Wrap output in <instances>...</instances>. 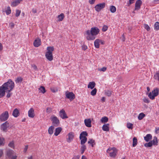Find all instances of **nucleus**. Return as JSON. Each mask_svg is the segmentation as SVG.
Here are the masks:
<instances>
[{"instance_id": "20", "label": "nucleus", "mask_w": 159, "mask_h": 159, "mask_svg": "<svg viewBox=\"0 0 159 159\" xmlns=\"http://www.w3.org/2000/svg\"><path fill=\"white\" fill-rule=\"evenodd\" d=\"M22 0H16L11 3V6L13 7H16L19 4Z\"/></svg>"}, {"instance_id": "38", "label": "nucleus", "mask_w": 159, "mask_h": 159, "mask_svg": "<svg viewBox=\"0 0 159 159\" xmlns=\"http://www.w3.org/2000/svg\"><path fill=\"white\" fill-rule=\"evenodd\" d=\"M82 145V146L81 147V153L83 154L84 153V151L85 150L86 148V146L84 145Z\"/></svg>"}, {"instance_id": "51", "label": "nucleus", "mask_w": 159, "mask_h": 159, "mask_svg": "<svg viewBox=\"0 0 159 159\" xmlns=\"http://www.w3.org/2000/svg\"><path fill=\"white\" fill-rule=\"evenodd\" d=\"M107 70V68L105 67H103L102 68L98 69V70L100 71H102L103 72Z\"/></svg>"}, {"instance_id": "46", "label": "nucleus", "mask_w": 159, "mask_h": 159, "mask_svg": "<svg viewBox=\"0 0 159 159\" xmlns=\"http://www.w3.org/2000/svg\"><path fill=\"white\" fill-rule=\"evenodd\" d=\"M8 146L11 148H14V142L13 141H12L11 142H10L8 144Z\"/></svg>"}, {"instance_id": "28", "label": "nucleus", "mask_w": 159, "mask_h": 159, "mask_svg": "<svg viewBox=\"0 0 159 159\" xmlns=\"http://www.w3.org/2000/svg\"><path fill=\"white\" fill-rule=\"evenodd\" d=\"M54 129V127L53 126H50L48 129V133L49 134L51 135L53 133V130Z\"/></svg>"}, {"instance_id": "59", "label": "nucleus", "mask_w": 159, "mask_h": 159, "mask_svg": "<svg viewBox=\"0 0 159 159\" xmlns=\"http://www.w3.org/2000/svg\"><path fill=\"white\" fill-rule=\"evenodd\" d=\"M80 156L79 155L74 156L72 159H79Z\"/></svg>"}, {"instance_id": "52", "label": "nucleus", "mask_w": 159, "mask_h": 159, "mask_svg": "<svg viewBox=\"0 0 159 159\" xmlns=\"http://www.w3.org/2000/svg\"><path fill=\"white\" fill-rule=\"evenodd\" d=\"M143 101L145 103H148L150 102V101L148 100V99L144 98L143 99Z\"/></svg>"}, {"instance_id": "35", "label": "nucleus", "mask_w": 159, "mask_h": 159, "mask_svg": "<svg viewBox=\"0 0 159 159\" xmlns=\"http://www.w3.org/2000/svg\"><path fill=\"white\" fill-rule=\"evenodd\" d=\"M108 118L106 116H104L102 118L101 121L102 123H106L108 121Z\"/></svg>"}, {"instance_id": "33", "label": "nucleus", "mask_w": 159, "mask_h": 159, "mask_svg": "<svg viewBox=\"0 0 159 159\" xmlns=\"http://www.w3.org/2000/svg\"><path fill=\"white\" fill-rule=\"evenodd\" d=\"M151 141H152V143L153 144L156 145H157V138L156 137H154L153 139Z\"/></svg>"}, {"instance_id": "27", "label": "nucleus", "mask_w": 159, "mask_h": 159, "mask_svg": "<svg viewBox=\"0 0 159 159\" xmlns=\"http://www.w3.org/2000/svg\"><path fill=\"white\" fill-rule=\"evenodd\" d=\"M100 43V39H96L94 43V46L95 48H99V43Z\"/></svg>"}, {"instance_id": "31", "label": "nucleus", "mask_w": 159, "mask_h": 159, "mask_svg": "<svg viewBox=\"0 0 159 159\" xmlns=\"http://www.w3.org/2000/svg\"><path fill=\"white\" fill-rule=\"evenodd\" d=\"M39 90L40 91V92H41L43 93H44L46 92L45 87L43 86H40L39 89Z\"/></svg>"}, {"instance_id": "4", "label": "nucleus", "mask_w": 159, "mask_h": 159, "mask_svg": "<svg viewBox=\"0 0 159 159\" xmlns=\"http://www.w3.org/2000/svg\"><path fill=\"white\" fill-rule=\"evenodd\" d=\"M159 89L156 88L150 92L148 94V97L150 99L153 100L155 98V97L157 96L158 94Z\"/></svg>"}, {"instance_id": "25", "label": "nucleus", "mask_w": 159, "mask_h": 159, "mask_svg": "<svg viewBox=\"0 0 159 159\" xmlns=\"http://www.w3.org/2000/svg\"><path fill=\"white\" fill-rule=\"evenodd\" d=\"M88 136V133L86 131H83L80 134V139H81L82 138L84 137H86V136Z\"/></svg>"}, {"instance_id": "55", "label": "nucleus", "mask_w": 159, "mask_h": 159, "mask_svg": "<svg viewBox=\"0 0 159 159\" xmlns=\"http://www.w3.org/2000/svg\"><path fill=\"white\" fill-rule=\"evenodd\" d=\"M135 0H129V3L128 4V6H129L131 4L133 3L134 2V1Z\"/></svg>"}, {"instance_id": "30", "label": "nucleus", "mask_w": 159, "mask_h": 159, "mask_svg": "<svg viewBox=\"0 0 159 159\" xmlns=\"http://www.w3.org/2000/svg\"><path fill=\"white\" fill-rule=\"evenodd\" d=\"M81 140L80 143L81 145H84L87 141V139L86 137L82 138Z\"/></svg>"}, {"instance_id": "7", "label": "nucleus", "mask_w": 159, "mask_h": 159, "mask_svg": "<svg viewBox=\"0 0 159 159\" xmlns=\"http://www.w3.org/2000/svg\"><path fill=\"white\" fill-rule=\"evenodd\" d=\"M50 119L52 121V123L54 126H57L59 125L60 122L57 116H52L51 117Z\"/></svg>"}, {"instance_id": "39", "label": "nucleus", "mask_w": 159, "mask_h": 159, "mask_svg": "<svg viewBox=\"0 0 159 159\" xmlns=\"http://www.w3.org/2000/svg\"><path fill=\"white\" fill-rule=\"evenodd\" d=\"M154 29L157 30H159V22H156L154 24Z\"/></svg>"}, {"instance_id": "47", "label": "nucleus", "mask_w": 159, "mask_h": 159, "mask_svg": "<svg viewBox=\"0 0 159 159\" xmlns=\"http://www.w3.org/2000/svg\"><path fill=\"white\" fill-rule=\"evenodd\" d=\"M133 124L132 123H127V127L128 129H132L133 128Z\"/></svg>"}, {"instance_id": "60", "label": "nucleus", "mask_w": 159, "mask_h": 159, "mask_svg": "<svg viewBox=\"0 0 159 159\" xmlns=\"http://www.w3.org/2000/svg\"><path fill=\"white\" fill-rule=\"evenodd\" d=\"M28 145H26L25 146V147L24 149V152H26V151H27V149H28Z\"/></svg>"}, {"instance_id": "23", "label": "nucleus", "mask_w": 159, "mask_h": 159, "mask_svg": "<svg viewBox=\"0 0 159 159\" xmlns=\"http://www.w3.org/2000/svg\"><path fill=\"white\" fill-rule=\"evenodd\" d=\"M62 130L61 127H59L56 128L55 129V132L54 133V135L57 136L60 133Z\"/></svg>"}, {"instance_id": "1", "label": "nucleus", "mask_w": 159, "mask_h": 159, "mask_svg": "<svg viewBox=\"0 0 159 159\" xmlns=\"http://www.w3.org/2000/svg\"><path fill=\"white\" fill-rule=\"evenodd\" d=\"M100 31L99 29L97 27H94L91 29V30H87L86 34L88 36L86 39L88 40H93L95 39V36L97 35Z\"/></svg>"}, {"instance_id": "15", "label": "nucleus", "mask_w": 159, "mask_h": 159, "mask_svg": "<svg viewBox=\"0 0 159 159\" xmlns=\"http://www.w3.org/2000/svg\"><path fill=\"white\" fill-rule=\"evenodd\" d=\"M85 125L88 127H91V121L90 119H85L84 120Z\"/></svg>"}, {"instance_id": "58", "label": "nucleus", "mask_w": 159, "mask_h": 159, "mask_svg": "<svg viewBox=\"0 0 159 159\" xmlns=\"http://www.w3.org/2000/svg\"><path fill=\"white\" fill-rule=\"evenodd\" d=\"M51 91L53 93H55L57 91V89H55L54 88H51Z\"/></svg>"}, {"instance_id": "64", "label": "nucleus", "mask_w": 159, "mask_h": 159, "mask_svg": "<svg viewBox=\"0 0 159 159\" xmlns=\"http://www.w3.org/2000/svg\"><path fill=\"white\" fill-rule=\"evenodd\" d=\"M32 11L33 13H35L37 12V10L36 9L33 8L32 10Z\"/></svg>"}, {"instance_id": "21", "label": "nucleus", "mask_w": 159, "mask_h": 159, "mask_svg": "<svg viewBox=\"0 0 159 159\" xmlns=\"http://www.w3.org/2000/svg\"><path fill=\"white\" fill-rule=\"evenodd\" d=\"M96 84L94 82H89L88 85V88H90L91 89H93L95 86Z\"/></svg>"}, {"instance_id": "45", "label": "nucleus", "mask_w": 159, "mask_h": 159, "mask_svg": "<svg viewBox=\"0 0 159 159\" xmlns=\"http://www.w3.org/2000/svg\"><path fill=\"white\" fill-rule=\"evenodd\" d=\"M97 90L96 88H94L91 92V94L92 96H94L96 94Z\"/></svg>"}, {"instance_id": "48", "label": "nucleus", "mask_w": 159, "mask_h": 159, "mask_svg": "<svg viewBox=\"0 0 159 159\" xmlns=\"http://www.w3.org/2000/svg\"><path fill=\"white\" fill-rule=\"evenodd\" d=\"M144 28L148 31H149L150 30V28L149 26L146 24H144Z\"/></svg>"}, {"instance_id": "17", "label": "nucleus", "mask_w": 159, "mask_h": 159, "mask_svg": "<svg viewBox=\"0 0 159 159\" xmlns=\"http://www.w3.org/2000/svg\"><path fill=\"white\" fill-rule=\"evenodd\" d=\"M6 90L2 85L0 87V98L5 96Z\"/></svg>"}, {"instance_id": "9", "label": "nucleus", "mask_w": 159, "mask_h": 159, "mask_svg": "<svg viewBox=\"0 0 159 159\" xmlns=\"http://www.w3.org/2000/svg\"><path fill=\"white\" fill-rule=\"evenodd\" d=\"M105 5L106 4L105 3H100L96 5L95 6L94 8L97 12H99L102 9L105 7Z\"/></svg>"}, {"instance_id": "63", "label": "nucleus", "mask_w": 159, "mask_h": 159, "mask_svg": "<svg viewBox=\"0 0 159 159\" xmlns=\"http://www.w3.org/2000/svg\"><path fill=\"white\" fill-rule=\"evenodd\" d=\"M11 94L10 93H8L7 94V98H9L11 96Z\"/></svg>"}, {"instance_id": "54", "label": "nucleus", "mask_w": 159, "mask_h": 159, "mask_svg": "<svg viewBox=\"0 0 159 159\" xmlns=\"http://www.w3.org/2000/svg\"><path fill=\"white\" fill-rule=\"evenodd\" d=\"M108 29V27L106 25H104L102 29V31H106Z\"/></svg>"}, {"instance_id": "32", "label": "nucleus", "mask_w": 159, "mask_h": 159, "mask_svg": "<svg viewBox=\"0 0 159 159\" xmlns=\"http://www.w3.org/2000/svg\"><path fill=\"white\" fill-rule=\"evenodd\" d=\"M110 10L111 12L114 13L116 11V8L114 6H111L110 7Z\"/></svg>"}, {"instance_id": "19", "label": "nucleus", "mask_w": 159, "mask_h": 159, "mask_svg": "<svg viewBox=\"0 0 159 159\" xmlns=\"http://www.w3.org/2000/svg\"><path fill=\"white\" fill-rule=\"evenodd\" d=\"M19 112L18 110L17 109H15L13 111L12 115L15 117H17L19 115Z\"/></svg>"}, {"instance_id": "12", "label": "nucleus", "mask_w": 159, "mask_h": 159, "mask_svg": "<svg viewBox=\"0 0 159 159\" xmlns=\"http://www.w3.org/2000/svg\"><path fill=\"white\" fill-rule=\"evenodd\" d=\"M142 4V2L141 0H137L135 3L134 7L135 10H139L140 8V7Z\"/></svg>"}, {"instance_id": "2", "label": "nucleus", "mask_w": 159, "mask_h": 159, "mask_svg": "<svg viewBox=\"0 0 159 159\" xmlns=\"http://www.w3.org/2000/svg\"><path fill=\"white\" fill-rule=\"evenodd\" d=\"M6 92L10 93L14 87V83L11 79H9L7 82L4 83L2 85Z\"/></svg>"}, {"instance_id": "37", "label": "nucleus", "mask_w": 159, "mask_h": 159, "mask_svg": "<svg viewBox=\"0 0 159 159\" xmlns=\"http://www.w3.org/2000/svg\"><path fill=\"white\" fill-rule=\"evenodd\" d=\"M23 81V78L20 77H17L15 81L16 83H19V82L21 83Z\"/></svg>"}, {"instance_id": "5", "label": "nucleus", "mask_w": 159, "mask_h": 159, "mask_svg": "<svg viewBox=\"0 0 159 159\" xmlns=\"http://www.w3.org/2000/svg\"><path fill=\"white\" fill-rule=\"evenodd\" d=\"M11 126L9 123L7 121H6L1 125L0 128L3 132H6L7 131V129L11 128Z\"/></svg>"}, {"instance_id": "11", "label": "nucleus", "mask_w": 159, "mask_h": 159, "mask_svg": "<svg viewBox=\"0 0 159 159\" xmlns=\"http://www.w3.org/2000/svg\"><path fill=\"white\" fill-rule=\"evenodd\" d=\"M59 116L62 119L68 118L65 111L63 109H61L59 112Z\"/></svg>"}, {"instance_id": "44", "label": "nucleus", "mask_w": 159, "mask_h": 159, "mask_svg": "<svg viewBox=\"0 0 159 159\" xmlns=\"http://www.w3.org/2000/svg\"><path fill=\"white\" fill-rule=\"evenodd\" d=\"M88 143L90 144L91 145H95V140H94L93 139H89Z\"/></svg>"}, {"instance_id": "62", "label": "nucleus", "mask_w": 159, "mask_h": 159, "mask_svg": "<svg viewBox=\"0 0 159 159\" xmlns=\"http://www.w3.org/2000/svg\"><path fill=\"white\" fill-rule=\"evenodd\" d=\"M17 156L16 155L15 156H12V157H11V159H17Z\"/></svg>"}, {"instance_id": "41", "label": "nucleus", "mask_w": 159, "mask_h": 159, "mask_svg": "<svg viewBox=\"0 0 159 159\" xmlns=\"http://www.w3.org/2000/svg\"><path fill=\"white\" fill-rule=\"evenodd\" d=\"M152 145V141H150L148 143H146L144 144V146L146 147H151Z\"/></svg>"}, {"instance_id": "57", "label": "nucleus", "mask_w": 159, "mask_h": 159, "mask_svg": "<svg viewBox=\"0 0 159 159\" xmlns=\"http://www.w3.org/2000/svg\"><path fill=\"white\" fill-rule=\"evenodd\" d=\"M87 48V47L85 45H83L82 46V49L83 50H86Z\"/></svg>"}, {"instance_id": "61", "label": "nucleus", "mask_w": 159, "mask_h": 159, "mask_svg": "<svg viewBox=\"0 0 159 159\" xmlns=\"http://www.w3.org/2000/svg\"><path fill=\"white\" fill-rule=\"evenodd\" d=\"M3 154V152L2 150H0V158Z\"/></svg>"}, {"instance_id": "18", "label": "nucleus", "mask_w": 159, "mask_h": 159, "mask_svg": "<svg viewBox=\"0 0 159 159\" xmlns=\"http://www.w3.org/2000/svg\"><path fill=\"white\" fill-rule=\"evenodd\" d=\"M34 46L35 47H38L41 44V40L39 39H38L35 40L34 42Z\"/></svg>"}, {"instance_id": "13", "label": "nucleus", "mask_w": 159, "mask_h": 159, "mask_svg": "<svg viewBox=\"0 0 159 159\" xmlns=\"http://www.w3.org/2000/svg\"><path fill=\"white\" fill-rule=\"evenodd\" d=\"M68 137L66 138L67 141V142H70L73 139L74 135V133L73 132H70L67 135Z\"/></svg>"}, {"instance_id": "26", "label": "nucleus", "mask_w": 159, "mask_h": 159, "mask_svg": "<svg viewBox=\"0 0 159 159\" xmlns=\"http://www.w3.org/2000/svg\"><path fill=\"white\" fill-rule=\"evenodd\" d=\"M65 17V16L63 13H61L60 15L58 16L57 18H58V21H62Z\"/></svg>"}, {"instance_id": "6", "label": "nucleus", "mask_w": 159, "mask_h": 159, "mask_svg": "<svg viewBox=\"0 0 159 159\" xmlns=\"http://www.w3.org/2000/svg\"><path fill=\"white\" fill-rule=\"evenodd\" d=\"M9 113L8 111H6L0 115V120L2 122L5 121L9 118Z\"/></svg>"}, {"instance_id": "8", "label": "nucleus", "mask_w": 159, "mask_h": 159, "mask_svg": "<svg viewBox=\"0 0 159 159\" xmlns=\"http://www.w3.org/2000/svg\"><path fill=\"white\" fill-rule=\"evenodd\" d=\"M110 151H111V152H109L110 156L112 157H115L116 155L117 152V150L115 148H109L107 150V152H109Z\"/></svg>"}, {"instance_id": "34", "label": "nucleus", "mask_w": 159, "mask_h": 159, "mask_svg": "<svg viewBox=\"0 0 159 159\" xmlns=\"http://www.w3.org/2000/svg\"><path fill=\"white\" fill-rule=\"evenodd\" d=\"M153 77L155 80H159V71L156 72Z\"/></svg>"}, {"instance_id": "56", "label": "nucleus", "mask_w": 159, "mask_h": 159, "mask_svg": "<svg viewBox=\"0 0 159 159\" xmlns=\"http://www.w3.org/2000/svg\"><path fill=\"white\" fill-rule=\"evenodd\" d=\"M95 0H89V2L91 4H93L94 3Z\"/></svg>"}, {"instance_id": "24", "label": "nucleus", "mask_w": 159, "mask_h": 159, "mask_svg": "<svg viewBox=\"0 0 159 159\" xmlns=\"http://www.w3.org/2000/svg\"><path fill=\"white\" fill-rule=\"evenodd\" d=\"M152 139V136L150 134H148L146 135L144 137V139L146 141L148 142L150 139Z\"/></svg>"}, {"instance_id": "53", "label": "nucleus", "mask_w": 159, "mask_h": 159, "mask_svg": "<svg viewBox=\"0 0 159 159\" xmlns=\"http://www.w3.org/2000/svg\"><path fill=\"white\" fill-rule=\"evenodd\" d=\"M31 66L35 70H38V68L35 65H32Z\"/></svg>"}, {"instance_id": "22", "label": "nucleus", "mask_w": 159, "mask_h": 159, "mask_svg": "<svg viewBox=\"0 0 159 159\" xmlns=\"http://www.w3.org/2000/svg\"><path fill=\"white\" fill-rule=\"evenodd\" d=\"M109 125L108 124L104 125L102 127V129L104 131H108L109 130Z\"/></svg>"}, {"instance_id": "40", "label": "nucleus", "mask_w": 159, "mask_h": 159, "mask_svg": "<svg viewBox=\"0 0 159 159\" xmlns=\"http://www.w3.org/2000/svg\"><path fill=\"white\" fill-rule=\"evenodd\" d=\"M7 15H8L10 14L11 12V11L10 7L9 6H8L7 7V9L5 11Z\"/></svg>"}, {"instance_id": "49", "label": "nucleus", "mask_w": 159, "mask_h": 159, "mask_svg": "<svg viewBox=\"0 0 159 159\" xmlns=\"http://www.w3.org/2000/svg\"><path fill=\"white\" fill-rule=\"evenodd\" d=\"M52 109L50 107H47L46 109V112L50 113L52 112Z\"/></svg>"}, {"instance_id": "50", "label": "nucleus", "mask_w": 159, "mask_h": 159, "mask_svg": "<svg viewBox=\"0 0 159 159\" xmlns=\"http://www.w3.org/2000/svg\"><path fill=\"white\" fill-rule=\"evenodd\" d=\"M20 12H21L19 10H16V15H15L17 17H18V16H19L20 14Z\"/></svg>"}, {"instance_id": "36", "label": "nucleus", "mask_w": 159, "mask_h": 159, "mask_svg": "<svg viewBox=\"0 0 159 159\" xmlns=\"http://www.w3.org/2000/svg\"><path fill=\"white\" fill-rule=\"evenodd\" d=\"M145 116V115L143 113H140L138 116V119L139 120H141Z\"/></svg>"}, {"instance_id": "42", "label": "nucleus", "mask_w": 159, "mask_h": 159, "mask_svg": "<svg viewBox=\"0 0 159 159\" xmlns=\"http://www.w3.org/2000/svg\"><path fill=\"white\" fill-rule=\"evenodd\" d=\"M4 143V139L2 137H0V146L3 145Z\"/></svg>"}, {"instance_id": "14", "label": "nucleus", "mask_w": 159, "mask_h": 159, "mask_svg": "<svg viewBox=\"0 0 159 159\" xmlns=\"http://www.w3.org/2000/svg\"><path fill=\"white\" fill-rule=\"evenodd\" d=\"M14 152L13 151L10 149H8L6 151V154L8 158H10L13 156Z\"/></svg>"}, {"instance_id": "16", "label": "nucleus", "mask_w": 159, "mask_h": 159, "mask_svg": "<svg viewBox=\"0 0 159 159\" xmlns=\"http://www.w3.org/2000/svg\"><path fill=\"white\" fill-rule=\"evenodd\" d=\"M28 116L30 118H33L34 116V110L33 108H31L28 112Z\"/></svg>"}, {"instance_id": "3", "label": "nucleus", "mask_w": 159, "mask_h": 159, "mask_svg": "<svg viewBox=\"0 0 159 159\" xmlns=\"http://www.w3.org/2000/svg\"><path fill=\"white\" fill-rule=\"evenodd\" d=\"M54 48L53 47H49L47 48V52L45 54L47 59L49 61H52L53 59L52 52L54 51Z\"/></svg>"}, {"instance_id": "10", "label": "nucleus", "mask_w": 159, "mask_h": 159, "mask_svg": "<svg viewBox=\"0 0 159 159\" xmlns=\"http://www.w3.org/2000/svg\"><path fill=\"white\" fill-rule=\"evenodd\" d=\"M66 97L72 101L75 99V94L72 92H66L65 93Z\"/></svg>"}, {"instance_id": "43", "label": "nucleus", "mask_w": 159, "mask_h": 159, "mask_svg": "<svg viewBox=\"0 0 159 159\" xmlns=\"http://www.w3.org/2000/svg\"><path fill=\"white\" fill-rule=\"evenodd\" d=\"M112 91L109 90H107L105 91V94L106 95H107L108 97H110Z\"/></svg>"}, {"instance_id": "29", "label": "nucleus", "mask_w": 159, "mask_h": 159, "mask_svg": "<svg viewBox=\"0 0 159 159\" xmlns=\"http://www.w3.org/2000/svg\"><path fill=\"white\" fill-rule=\"evenodd\" d=\"M133 147H135L136 146L138 143L137 139L136 137H134L133 139Z\"/></svg>"}]
</instances>
